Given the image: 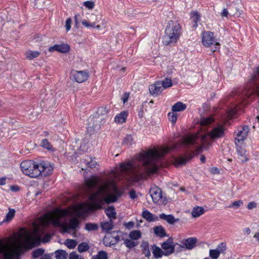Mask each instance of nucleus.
<instances>
[{
	"label": "nucleus",
	"instance_id": "1",
	"mask_svg": "<svg viewBox=\"0 0 259 259\" xmlns=\"http://www.w3.org/2000/svg\"><path fill=\"white\" fill-rule=\"evenodd\" d=\"M84 183V189L88 192L98 188L97 191L89 196V203L72 206L67 209L56 208L33 223L32 228L28 230L31 232L32 236L36 235L38 237V245L44 233V229L48 225L52 224L55 227H59L63 232L69 233L70 231L75 232L79 225L77 218H72L68 224L61 222V219L68 215L83 216L91 210L101 208L105 202L109 204L116 201L120 195L114 182L112 180L102 179L92 176L86 179Z\"/></svg>",
	"mask_w": 259,
	"mask_h": 259
},
{
	"label": "nucleus",
	"instance_id": "2",
	"mask_svg": "<svg viewBox=\"0 0 259 259\" xmlns=\"http://www.w3.org/2000/svg\"><path fill=\"white\" fill-rule=\"evenodd\" d=\"M168 147H153L142 151L136 158L120 164L124 179L129 182H138L158 171L160 159L168 153Z\"/></svg>",
	"mask_w": 259,
	"mask_h": 259
},
{
	"label": "nucleus",
	"instance_id": "3",
	"mask_svg": "<svg viewBox=\"0 0 259 259\" xmlns=\"http://www.w3.org/2000/svg\"><path fill=\"white\" fill-rule=\"evenodd\" d=\"M38 237L32 236L27 229L20 228L18 232L7 238L4 243L0 240V253L4 259H20L26 250L38 245Z\"/></svg>",
	"mask_w": 259,
	"mask_h": 259
},
{
	"label": "nucleus",
	"instance_id": "4",
	"mask_svg": "<svg viewBox=\"0 0 259 259\" xmlns=\"http://www.w3.org/2000/svg\"><path fill=\"white\" fill-rule=\"evenodd\" d=\"M20 167L24 175L32 178H36L40 175L47 176L53 169V166L49 163L42 162L38 164L31 160L22 162Z\"/></svg>",
	"mask_w": 259,
	"mask_h": 259
},
{
	"label": "nucleus",
	"instance_id": "5",
	"mask_svg": "<svg viewBox=\"0 0 259 259\" xmlns=\"http://www.w3.org/2000/svg\"><path fill=\"white\" fill-rule=\"evenodd\" d=\"M181 33L182 27L178 21L169 20L162 37V42L165 45H174L180 38Z\"/></svg>",
	"mask_w": 259,
	"mask_h": 259
},
{
	"label": "nucleus",
	"instance_id": "6",
	"mask_svg": "<svg viewBox=\"0 0 259 259\" xmlns=\"http://www.w3.org/2000/svg\"><path fill=\"white\" fill-rule=\"evenodd\" d=\"M225 128L223 125H219L213 127L210 132L206 134L201 136V146L198 148L197 151L198 152H202V150H207L211 145V142L209 139L212 141H214L217 139L221 138L225 136Z\"/></svg>",
	"mask_w": 259,
	"mask_h": 259
},
{
	"label": "nucleus",
	"instance_id": "7",
	"mask_svg": "<svg viewBox=\"0 0 259 259\" xmlns=\"http://www.w3.org/2000/svg\"><path fill=\"white\" fill-rule=\"evenodd\" d=\"M249 87L250 89H244L241 94L238 90L234 91V95L239 94L240 99L245 100L249 98L253 92L259 98V66L256 68V71L251 76L249 80Z\"/></svg>",
	"mask_w": 259,
	"mask_h": 259
},
{
	"label": "nucleus",
	"instance_id": "8",
	"mask_svg": "<svg viewBox=\"0 0 259 259\" xmlns=\"http://www.w3.org/2000/svg\"><path fill=\"white\" fill-rule=\"evenodd\" d=\"M91 17L92 22H90L86 20H83L81 21V23L84 26L87 28H96L98 30L105 28L107 21L105 19H102V17L93 14L91 15Z\"/></svg>",
	"mask_w": 259,
	"mask_h": 259
},
{
	"label": "nucleus",
	"instance_id": "9",
	"mask_svg": "<svg viewBox=\"0 0 259 259\" xmlns=\"http://www.w3.org/2000/svg\"><path fill=\"white\" fill-rule=\"evenodd\" d=\"M202 43L206 47H210L212 45L215 46V49L213 52L216 51L219 49L220 43L214 36V33L211 31H204L201 34Z\"/></svg>",
	"mask_w": 259,
	"mask_h": 259
},
{
	"label": "nucleus",
	"instance_id": "10",
	"mask_svg": "<svg viewBox=\"0 0 259 259\" xmlns=\"http://www.w3.org/2000/svg\"><path fill=\"white\" fill-rule=\"evenodd\" d=\"M249 131L247 126H240L235 132V140L238 143L243 142L248 136Z\"/></svg>",
	"mask_w": 259,
	"mask_h": 259
},
{
	"label": "nucleus",
	"instance_id": "11",
	"mask_svg": "<svg viewBox=\"0 0 259 259\" xmlns=\"http://www.w3.org/2000/svg\"><path fill=\"white\" fill-rule=\"evenodd\" d=\"M104 124V122L94 115L90 116L88 119L89 128L93 131L99 130Z\"/></svg>",
	"mask_w": 259,
	"mask_h": 259
},
{
	"label": "nucleus",
	"instance_id": "12",
	"mask_svg": "<svg viewBox=\"0 0 259 259\" xmlns=\"http://www.w3.org/2000/svg\"><path fill=\"white\" fill-rule=\"evenodd\" d=\"M71 74L74 80L78 83L85 81L89 77L88 73L85 71L72 70Z\"/></svg>",
	"mask_w": 259,
	"mask_h": 259
},
{
	"label": "nucleus",
	"instance_id": "13",
	"mask_svg": "<svg viewBox=\"0 0 259 259\" xmlns=\"http://www.w3.org/2000/svg\"><path fill=\"white\" fill-rule=\"evenodd\" d=\"M149 193L154 203H157L162 201V192L160 189L156 186L151 188Z\"/></svg>",
	"mask_w": 259,
	"mask_h": 259
},
{
	"label": "nucleus",
	"instance_id": "14",
	"mask_svg": "<svg viewBox=\"0 0 259 259\" xmlns=\"http://www.w3.org/2000/svg\"><path fill=\"white\" fill-rule=\"evenodd\" d=\"M174 246L173 245V240L169 238L167 240L161 244V247L164 250V255H168L174 252Z\"/></svg>",
	"mask_w": 259,
	"mask_h": 259
},
{
	"label": "nucleus",
	"instance_id": "15",
	"mask_svg": "<svg viewBox=\"0 0 259 259\" xmlns=\"http://www.w3.org/2000/svg\"><path fill=\"white\" fill-rule=\"evenodd\" d=\"M108 112L109 109L106 106L100 107L94 115L105 123Z\"/></svg>",
	"mask_w": 259,
	"mask_h": 259
},
{
	"label": "nucleus",
	"instance_id": "16",
	"mask_svg": "<svg viewBox=\"0 0 259 259\" xmlns=\"http://www.w3.org/2000/svg\"><path fill=\"white\" fill-rule=\"evenodd\" d=\"M163 90V88H162V84L160 81L156 82L154 84H152L149 87V91L151 95L157 96Z\"/></svg>",
	"mask_w": 259,
	"mask_h": 259
},
{
	"label": "nucleus",
	"instance_id": "17",
	"mask_svg": "<svg viewBox=\"0 0 259 259\" xmlns=\"http://www.w3.org/2000/svg\"><path fill=\"white\" fill-rule=\"evenodd\" d=\"M49 51L51 52L54 51H57L62 53H67L70 51V46L67 44L55 45L51 47L49 49Z\"/></svg>",
	"mask_w": 259,
	"mask_h": 259
},
{
	"label": "nucleus",
	"instance_id": "18",
	"mask_svg": "<svg viewBox=\"0 0 259 259\" xmlns=\"http://www.w3.org/2000/svg\"><path fill=\"white\" fill-rule=\"evenodd\" d=\"M237 152L238 154V158L242 162H246L248 160V155L246 154V150L244 146H239L237 145Z\"/></svg>",
	"mask_w": 259,
	"mask_h": 259
},
{
	"label": "nucleus",
	"instance_id": "19",
	"mask_svg": "<svg viewBox=\"0 0 259 259\" xmlns=\"http://www.w3.org/2000/svg\"><path fill=\"white\" fill-rule=\"evenodd\" d=\"M119 241V237L117 236L114 237L110 234L106 235L103 239L104 244L106 246H111L116 244Z\"/></svg>",
	"mask_w": 259,
	"mask_h": 259
},
{
	"label": "nucleus",
	"instance_id": "20",
	"mask_svg": "<svg viewBox=\"0 0 259 259\" xmlns=\"http://www.w3.org/2000/svg\"><path fill=\"white\" fill-rule=\"evenodd\" d=\"M142 217L148 222H155L159 220V218L147 210H143L142 213Z\"/></svg>",
	"mask_w": 259,
	"mask_h": 259
},
{
	"label": "nucleus",
	"instance_id": "21",
	"mask_svg": "<svg viewBox=\"0 0 259 259\" xmlns=\"http://www.w3.org/2000/svg\"><path fill=\"white\" fill-rule=\"evenodd\" d=\"M159 218L165 221L167 223L171 225H173L179 221V219H175L171 214H165L164 213L160 214L159 215Z\"/></svg>",
	"mask_w": 259,
	"mask_h": 259
},
{
	"label": "nucleus",
	"instance_id": "22",
	"mask_svg": "<svg viewBox=\"0 0 259 259\" xmlns=\"http://www.w3.org/2000/svg\"><path fill=\"white\" fill-rule=\"evenodd\" d=\"M81 162L84 163L88 167L93 168L96 167L97 163L95 159L89 156H85V158L81 159Z\"/></svg>",
	"mask_w": 259,
	"mask_h": 259
},
{
	"label": "nucleus",
	"instance_id": "23",
	"mask_svg": "<svg viewBox=\"0 0 259 259\" xmlns=\"http://www.w3.org/2000/svg\"><path fill=\"white\" fill-rule=\"evenodd\" d=\"M127 116V112L126 111H122L115 116L114 118V122L116 124H122L125 122Z\"/></svg>",
	"mask_w": 259,
	"mask_h": 259
},
{
	"label": "nucleus",
	"instance_id": "24",
	"mask_svg": "<svg viewBox=\"0 0 259 259\" xmlns=\"http://www.w3.org/2000/svg\"><path fill=\"white\" fill-rule=\"evenodd\" d=\"M197 241L196 238H189L185 240L184 245L188 249H192L195 246Z\"/></svg>",
	"mask_w": 259,
	"mask_h": 259
},
{
	"label": "nucleus",
	"instance_id": "25",
	"mask_svg": "<svg viewBox=\"0 0 259 259\" xmlns=\"http://www.w3.org/2000/svg\"><path fill=\"white\" fill-rule=\"evenodd\" d=\"M40 54V52L37 51H32L28 50L26 51L25 55L26 58L30 60L38 57Z\"/></svg>",
	"mask_w": 259,
	"mask_h": 259
},
{
	"label": "nucleus",
	"instance_id": "26",
	"mask_svg": "<svg viewBox=\"0 0 259 259\" xmlns=\"http://www.w3.org/2000/svg\"><path fill=\"white\" fill-rule=\"evenodd\" d=\"M191 158V156H189L187 157H179L177 158L174 162V165L176 167L183 165L186 163V162Z\"/></svg>",
	"mask_w": 259,
	"mask_h": 259
},
{
	"label": "nucleus",
	"instance_id": "27",
	"mask_svg": "<svg viewBox=\"0 0 259 259\" xmlns=\"http://www.w3.org/2000/svg\"><path fill=\"white\" fill-rule=\"evenodd\" d=\"M153 231L156 235L160 237L167 236L166 232L161 226H155L153 228Z\"/></svg>",
	"mask_w": 259,
	"mask_h": 259
},
{
	"label": "nucleus",
	"instance_id": "28",
	"mask_svg": "<svg viewBox=\"0 0 259 259\" xmlns=\"http://www.w3.org/2000/svg\"><path fill=\"white\" fill-rule=\"evenodd\" d=\"M204 212V208L202 207L197 206L193 208L191 211V214L193 218H196L199 217Z\"/></svg>",
	"mask_w": 259,
	"mask_h": 259
},
{
	"label": "nucleus",
	"instance_id": "29",
	"mask_svg": "<svg viewBox=\"0 0 259 259\" xmlns=\"http://www.w3.org/2000/svg\"><path fill=\"white\" fill-rule=\"evenodd\" d=\"M101 227L104 231L108 232L111 230L113 228L112 220H109L108 221L102 222Z\"/></svg>",
	"mask_w": 259,
	"mask_h": 259
},
{
	"label": "nucleus",
	"instance_id": "30",
	"mask_svg": "<svg viewBox=\"0 0 259 259\" xmlns=\"http://www.w3.org/2000/svg\"><path fill=\"white\" fill-rule=\"evenodd\" d=\"M197 138L198 135L197 134L189 135L184 138L183 141L186 144H194Z\"/></svg>",
	"mask_w": 259,
	"mask_h": 259
},
{
	"label": "nucleus",
	"instance_id": "31",
	"mask_svg": "<svg viewBox=\"0 0 259 259\" xmlns=\"http://www.w3.org/2000/svg\"><path fill=\"white\" fill-rule=\"evenodd\" d=\"M186 108V105L182 102H179L175 104L172 107V111L181 112Z\"/></svg>",
	"mask_w": 259,
	"mask_h": 259
},
{
	"label": "nucleus",
	"instance_id": "32",
	"mask_svg": "<svg viewBox=\"0 0 259 259\" xmlns=\"http://www.w3.org/2000/svg\"><path fill=\"white\" fill-rule=\"evenodd\" d=\"M105 213L110 220H113L116 218V213L113 207H109L105 210Z\"/></svg>",
	"mask_w": 259,
	"mask_h": 259
},
{
	"label": "nucleus",
	"instance_id": "33",
	"mask_svg": "<svg viewBox=\"0 0 259 259\" xmlns=\"http://www.w3.org/2000/svg\"><path fill=\"white\" fill-rule=\"evenodd\" d=\"M141 247L143 251V253L145 254V255L146 257H149L151 255V253L149 250L148 243L147 242L145 241L143 242L141 245Z\"/></svg>",
	"mask_w": 259,
	"mask_h": 259
},
{
	"label": "nucleus",
	"instance_id": "34",
	"mask_svg": "<svg viewBox=\"0 0 259 259\" xmlns=\"http://www.w3.org/2000/svg\"><path fill=\"white\" fill-rule=\"evenodd\" d=\"M55 257L57 259H66L68 257V253L64 250H58L55 252Z\"/></svg>",
	"mask_w": 259,
	"mask_h": 259
},
{
	"label": "nucleus",
	"instance_id": "35",
	"mask_svg": "<svg viewBox=\"0 0 259 259\" xmlns=\"http://www.w3.org/2000/svg\"><path fill=\"white\" fill-rule=\"evenodd\" d=\"M15 210L12 208H9V212L6 214L5 219L4 220L3 222H9L11 221L15 216Z\"/></svg>",
	"mask_w": 259,
	"mask_h": 259
},
{
	"label": "nucleus",
	"instance_id": "36",
	"mask_svg": "<svg viewBox=\"0 0 259 259\" xmlns=\"http://www.w3.org/2000/svg\"><path fill=\"white\" fill-rule=\"evenodd\" d=\"M141 237V232L139 230H134L129 234V237L133 240H138Z\"/></svg>",
	"mask_w": 259,
	"mask_h": 259
},
{
	"label": "nucleus",
	"instance_id": "37",
	"mask_svg": "<svg viewBox=\"0 0 259 259\" xmlns=\"http://www.w3.org/2000/svg\"><path fill=\"white\" fill-rule=\"evenodd\" d=\"M64 244L68 248L73 249L76 247L77 243L75 240L67 239Z\"/></svg>",
	"mask_w": 259,
	"mask_h": 259
},
{
	"label": "nucleus",
	"instance_id": "38",
	"mask_svg": "<svg viewBox=\"0 0 259 259\" xmlns=\"http://www.w3.org/2000/svg\"><path fill=\"white\" fill-rule=\"evenodd\" d=\"M191 19L194 22V26L195 27L197 26V22L200 21V15L197 12H193L191 13Z\"/></svg>",
	"mask_w": 259,
	"mask_h": 259
},
{
	"label": "nucleus",
	"instance_id": "39",
	"mask_svg": "<svg viewBox=\"0 0 259 259\" xmlns=\"http://www.w3.org/2000/svg\"><path fill=\"white\" fill-rule=\"evenodd\" d=\"M153 253L156 258H159L161 257L162 254H164V251L159 247L155 246L153 248Z\"/></svg>",
	"mask_w": 259,
	"mask_h": 259
},
{
	"label": "nucleus",
	"instance_id": "40",
	"mask_svg": "<svg viewBox=\"0 0 259 259\" xmlns=\"http://www.w3.org/2000/svg\"><path fill=\"white\" fill-rule=\"evenodd\" d=\"M213 121V119L211 117L202 118L200 120V124L202 126L207 125L211 123Z\"/></svg>",
	"mask_w": 259,
	"mask_h": 259
},
{
	"label": "nucleus",
	"instance_id": "41",
	"mask_svg": "<svg viewBox=\"0 0 259 259\" xmlns=\"http://www.w3.org/2000/svg\"><path fill=\"white\" fill-rule=\"evenodd\" d=\"M85 229L89 231H96L98 229V226L96 224L87 223L85 225Z\"/></svg>",
	"mask_w": 259,
	"mask_h": 259
},
{
	"label": "nucleus",
	"instance_id": "42",
	"mask_svg": "<svg viewBox=\"0 0 259 259\" xmlns=\"http://www.w3.org/2000/svg\"><path fill=\"white\" fill-rule=\"evenodd\" d=\"M77 249L79 252H84L89 249V246L86 242H82L79 244Z\"/></svg>",
	"mask_w": 259,
	"mask_h": 259
},
{
	"label": "nucleus",
	"instance_id": "43",
	"mask_svg": "<svg viewBox=\"0 0 259 259\" xmlns=\"http://www.w3.org/2000/svg\"><path fill=\"white\" fill-rule=\"evenodd\" d=\"M41 146L49 150H53V146L46 139H43L41 142Z\"/></svg>",
	"mask_w": 259,
	"mask_h": 259
},
{
	"label": "nucleus",
	"instance_id": "44",
	"mask_svg": "<svg viewBox=\"0 0 259 259\" xmlns=\"http://www.w3.org/2000/svg\"><path fill=\"white\" fill-rule=\"evenodd\" d=\"M160 83L162 84V88H163V89L172 85L171 80L169 78H165L163 81L160 82Z\"/></svg>",
	"mask_w": 259,
	"mask_h": 259
},
{
	"label": "nucleus",
	"instance_id": "45",
	"mask_svg": "<svg viewBox=\"0 0 259 259\" xmlns=\"http://www.w3.org/2000/svg\"><path fill=\"white\" fill-rule=\"evenodd\" d=\"M168 117L169 120L172 123H175L177 120V114L175 112H171L168 114Z\"/></svg>",
	"mask_w": 259,
	"mask_h": 259
},
{
	"label": "nucleus",
	"instance_id": "46",
	"mask_svg": "<svg viewBox=\"0 0 259 259\" xmlns=\"http://www.w3.org/2000/svg\"><path fill=\"white\" fill-rule=\"evenodd\" d=\"M83 6L87 9L89 10H92L95 7V2L92 1H87L84 2Z\"/></svg>",
	"mask_w": 259,
	"mask_h": 259
},
{
	"label": "nucleus",
	"instance_id": "47",
	"mask_svg": "<svg viewBox=\"0 0 259 259\" xmlns=\"http://www.w3.org/2000/svg\"><path fill=\"white\" fill-rule=\"evenodd\" d=\"M220 252L215 249H210L209 251V256L212 259H217L219 256Z\"/></svg>",
	"mask_w": 259,
	"mask_h": 259
},
{
	"label": "nucleus",
	"instance_id": "48",
	"mask_svg": "<svg viewBox=\"0 0 259 259\" xmlns=\"http://www.w3.org/2000/svg\"><path fill=\"white\" fill-rule=\"evenodd\" d=\"M124 244L125 246L129 248H133L137 245L136 242L128 239L124 240Z\"/></svg>",
	"mask_w": 259,
	"mask_h": 259
},
{
	"label": "nucleus",
	"instance_id": "49",
	"mask_svg": "<svg viewBox=\"0 0 259 259\" xmlns=\"http://www.w3.org/2000/svg\"><path fill=\"white\" fill-rule=\"evenodd\" d=\"M45 250L42 248H38L35 250L33 252V256L34 258H37L39 256H41L43 254Z\"/></svg>",
	"mask_w": 259,
	"mask_h": 259
},
{
	"label": "nucleus",
	"instance_id": "50",
	"mask_svg": "<svg viewBox=\"0 0 259 259\" xmlns=\"http://www.w3.org/2000/svg\"><path fill=\"white\" fill-rule=\"evenodd\" d=\"M243 204V202L242 200H239L236 201L234 202L230 206V207H233L234 208H238L240 207Z\"/></svg>",
	"mask_w": 259,
	"mask_h": 259
},
{
	"label": "nucleus",
	"instance_id": "51",
	"mask_svg": "<svg viewBox=\"0 0 259 259\" xmlns=\"http://www.w3.org/2000/svg\"><path fill=\"white\" fill-rule=\"evenodd\" d=\"M97 256L99 257V259H108L107 254L104 251H99Z\"/></svg>",
	"mask_w": 259,
	"mask_h": 259
},
{
	"label": "nucleus",
	"instance_id": "52",
	"mask_svg": "<svg viewBox=\"0 0 259 259\" xmlns=\"http://www.w3.org/2000/svg\"><path fill=\"white\" fill-rule=\"evenodd\" d=\"M69 259H84L81 256L79 255L75 252H71L69 256Z\"/></svg>",
	"mask_w": 259,
	"mask_h": 259
},
{
	"label": "nucleus",
	"instance_id": "53",
	"mask_svg": "<svg viewBox=\"0 0 259 259\" xmlns=\"http://www.w3.org/2000/svg\"><path fill=\"white\" fill-rule=\"evenodd\" d=\"M88 143V142H87L86 141H82L80 144V150L82 151H85L88 149V146L87 144Z\"/></svg>",
	"mask_w": 259,
	"mask_h": 259
},
{
	"label": "nucleus",
	"instance_id": "54",
	"mask_svg": "<svg viewBox=\"0 0 259 259\" xmlns=\"http://www.w3.org/2000/svg\"><path fill=\"white\" fill-rule=\"evenodd\" d=\"M57 124L56 126L62 127V125H64L66 123V118H64L62 117L61 119H59L58 120H57Z\"/></svg>",
	"mask_w": 259,
	"mask_h": 259
},
{
	"label": "nucleus",
	"instance_id": "55",
	"mask_svg": "<svg viewBox=\"0 0 259 259\" xmlns=\"http://www.w3.org/2000/svg\"><path fill=\"white\" fill-rule=\"evenodd\" d=\"M72 23V20L70 18H68L65 22V27L66 30L68 31L70 29L71 25Z\"/></svg>",
	"mask_w": 259,
	"mask_h": 259
},
{
	"label": "nucleus",
	"instance_id": "56",
	"mask_svg": "<svg viewBox=\"0 0 259 259\" xmlns=\"http://www.w3.org/2000/svg\"><path fill=\"white\" fill-rule=\"evenodd\" d=\"M257 204L256 202L252 201L248 203L247 206V209L250 210L256 207Z\"/></svg>",
	"mask_w": 259,
	"mask_h": 259
},
{
	"label": "nucleus",
	"instance_id": "57",
	"mask_svg": "<svg viewBox=\"0 0 259 259\" xmlns=\"http://www.w3.org/2000/svg\"><path fill=\"white\" fill-rule=\"evenodd\" d=\"M129 195H130V198L133 200H135V199H136L137 198V196L136 194V192L133 190H131L129 192Z\"/></svg>",
	"mask_w": 259,
	"mask_h": 259
},
{
	"label": "nucleus",
	"instance_id": "58",
	"mask_svg": "<svg viewBox=\"0 0 259 259\" xmlns=\"http://www.w3.org/2000/svg\"><path fill=\"white\" fill-rule=\"evenodd\" d=\"M210 172L213 175L220 174V170L216 167H213L210 169Z\"/></svg>",
	"mask_w": 259,
	"mask_h": 259
},
{
	"label": "nucleus",
	"instance_id": "59",
	"mask_svg": "<svg viewBox=\"0 0 259 259\" xmlns=\"http://www.w3.org/2000/svg\"><path fill=\"white\" fill-rule=\"evenodd\" d=\"M51 235L49 234H46L45 237L42 238V241L44 242H49L51 239Z\"/></svg>",
	"mask_w": 259,
	"mask_h": 259
},
{
	"label": "nucleus",
	"instance_id": "60",
	"mask_svg": "<svg viewBox=\"0 0 259 259\" xmlns=\"http://www.w3.org/2000/svg\"><path fill=\"white\" fill-rule=\"evenodd\" d=\"M236 109H231L228 112V116L230 118H232L234 115L236 114Z\"/></svg>",
	"mask_w": 259,
	"mask_h": 259
},
{
	"label": "nucleus",
	"instance_id": "61",
	"mask_svg": "<svg viewBox=\"0 0 259 259\" xmlns=\"http://www.w3.org/2000/svg\"><path fill=\"white\" fill-rule=\"evenodd\" d=\"M10 189L13 191L17 192L20 189L18 186H11L10 187Z\"/></svg>",
	"mask_w": 259,
	"mask_h": 259
},
{
	"label": "nucleus",
	"instance_id": "62",
	"mask_svg": "<svg viewBox=\"0 0 259 259\" xmlns=\"http://www.w3.org/2000/svg\"><path fill=\"white\" fill-rule=\"evenodd\" d=\"M228 15V11L227 10V9H224L223 10V11H222V13H221V16H222V17H227Z\"/></svg>",
	"mask_w": 259,
	"mask_h": 259
},
{
	"label": "nucleus",
	"instance_id": "63",
	"mask_svg": "<svg viewBox=\"0 0 259 259\" xmlns=\"http://www.w3.org/2000/svg\"><path fill=\"white\" fill-rule=\"evenodd\" d=\"M134 226V223L133 222H128L126 224V227L130 229Z\"/></svg>",
	"mask_w": 259,
	"mask_h": 259
},
{
	"label": "nucleus",
	"instance_id": "64",
	"mask_svg": "<svg viewBox=\"0 0 259 259\" xmlns=\"http://www.w3.org/2000/svg\"><path fill=\"white\" fill-rule=\"evenodd\" d=\"M243 231L245 234L247 235H249L251 232L250 229L248 227L244 228Z\"/></svg>",
	"mask_w": 259,
	"mask_h": 259
}]
</instances>
